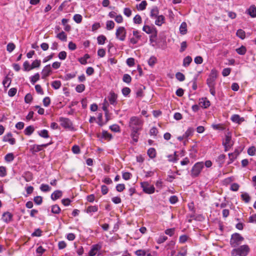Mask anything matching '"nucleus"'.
<instances>
[{
	"label": "nucleus",
	"instance_id": "412c9836",
	"mask_svg": "<svg viewBox=\"0 0 256 256\" xmlns=\"http://www.w3.org/2000/svg\"><path fill=\"white\" fill-rule=\"evenodd\" d=\"M187 24L186 22H182L180 27V32L181 34H185L187 32Z\"/></svg>",
	"mask_w": 256,
	"mask_h": 256
},
{
	"label": "nucleus",
	"instance_id": "20e7f679",
	"mask_svg": "<svg viewBox=\"0 0 256 256\" xmlns=\"http://www.w3.org/2000/svg\"><path fill=\"white\" fill-rule=\"evenodd\" d=\"M204 167V162H200L196 163L191 170V176L192 178H196L198 176Z\"/></svg>",
	"mask_w": 256,
	"mask_h": 256
},
{
	"label": "nucleus",
	"instance_id": "c85d7f7f",
	"mask_svg": "<svg viewBox=\"0 0 256 256\" xmlns=\"http://www.w3.org/2000/svg\"><path fill=\"white\" fill-rule=\"evenodd\" d=\"M192 62V58L190 56H186L184 58L183 60V66L184 67L188 66Z\"/></svg>",
	"mask_w": 256,
	"mask_h": 256
},
{
	"label": "nucleus",
	"instance_id": "de8ad7c7",
	"mask_svg": "<svg viewBox=\"0 0 256 256\" xmlns=\"http://www.w3.org/2000/svg\"><path fill=\"white\" fill-rule=\"evenodd\" d=\"M176 78L180 82H182L185 80L184 75L180 72H178L176 74Z\"/></svg>",
	"mask_w": 256,
	"mask_h": 256
},
{
	"label": "nucleus",
	"instance_id": "9d476101",
	"mask_svg": "<svg viewBox=\"0 0 256 256\" xmlns=\"http://www.w3.org/2000/svg\"><path fill=\"white\" fill-rule=\"evenodd\" d=\"M222 144L224 147V150L226 152L229 150L233 144V142L232 140V137L229 134L226 136L225 140L222 142Z\"/></svg>",
	"mask_w": 256,
	"mask_h": 256
},
{
	"label": "nucleus",
	"instance_id": "0e129e2a",
	"mask_svg": "<svg viewBox=\"0 0 256 256\" xmlns=\"http://www.w3.org/2000/svg\"><path fill=\"white\" fill-rule=\"evenodd\" d=\"M212 128L216 130H224V127L221 124H212Z\"/></svg>",
	"mask_w": 256,
	"mask_h": 256
},
{
	"label": "nucleus",
	"instance_id": "b1692460",
	"mask_svg": "<svg viewBox=\"0 0 256 256\" xmlns=\"http://www.w3.org/2000/svg\"><path fill=\"white\" fill-rule=\"evenodd\" d=\"M248 14L252 17L255 18L256 16V8L254 6H252L248 10Z\"/></svg>",
	"mask_w": 256,
	"mask_h": 256
},
{
	"label": "nucleus",
	"instance_id": "393cba45",
	"mask_svg": "<svg viewBox=\"0 0 256 256\" xmlns=\"http://www.w3.org/2000/svg\"><path fill=\"white\" fill-rule=\"evenodd\" d=\"M155 28L154 26L151 27L148 25H144L142 28V30L148 34H150L152 32L153 28Z\"/></svg>",
	"mask_w": 256,
	"mask_h": 256
},
{
	"label": "nucleus",
	"instance_id": "338daca9",
	"mask_svg": "<svg viewBox=\"0 0 256 256\" xmlns=\"http://www.w3.org/2000/svg\"><path fill=\"white\" fill-rule=\"evenodd\" d=\"M248 154L250 156H254L256 154V148L254 146H251L249 148L248 150Z\"/></svg>",
	"mask_w": 256,
	"mask_h": 256
},
{
	"label": "nucleus",
	"instance_id": "3c124183",
	"mask_svg": "<svg viewBox=\"0 0 256 256\" xmlns=\"http://www.w3.org/2000/svg\"><path fill=\"white\" fill-rule=\"evenodd\" d=\"M156 58L154 56H152L149 58L148 60V64L150 66H153L156 62Z\"/></svg>",
	"mask_w": 256,
	"mask_h": 256
},
{
	"label": "nucleus",
	"instance_id": "9b49d317",
	"mask_svg": "<svg viewBox=\"0 0 256 256\" xmlns=\"http://www.w3.org/2000/svg\"><path fill=\"white\" fill-rule=\"evenodd\" d=\"M132 34L135 38H130V42L131 44H135L138 43V40L140 39L142 36L140 34L138 30H134Z\"/></svg>",
	"mask_w": 256,
	"mask_h": 256
},
{
	"label": "nucleus",
	"instance_id": "e433bc0d",
	"mask_svg": "<svg viewBox=\"0 0 256 256\" xmlns=\"http://www.w3.org/2000/svg\"><path fill=\"white\" fill-rule=\"evenodd\" d=\"M236 36L242 40H244L246 37V32L242 29H239L236 32Z\"/></svg>",
	"mask_w": 256,
	"mask_h": 256
},
{
	"label": "nucleus",
	"instance_id": "774afa93",
	"mask_svg": "<svg viewBox=\"0 0 256 256\" xmlns=\"http://www.w3.org/2000/svg\"><path fill=\"white\" fill-rule=\"evenodd\" d=\"M135 254L138 256H146V252L144 250H138L135 252Z\"/></svg>",
	"mask_w": 256,
	"mask_h": 256
},
{
	"label": "nucleus",
	"instance_id": "aec40b11",
	"mask_svg": "<svg viewBox=\"0 0 256 256\" xmlns=\"http://www.w3.org/2000/svg\"><path fill=\"white\" fill-rule=\"evenodd\" d=\"M159 10L157 6H154L150 10V16L151 18H156L158 15Z\"/></svg>",
	"mask_w": 256,
	"mask_h": 256
},
{
	"label": "nucleus",
	"instance_id": "f704fd0d",
	"mask_svg": "<svg viewBox=\"0 0 256 256\" xmlns=\"http://www.w3.org/2000/svg\"><path fill=\"white\" fill-rule=\"evenodd\" d=\"M41 64L40 60H34L30 65V68L34 69L38 68L40 66Z\"/></svg>",
	"mask_w": 256,
	"mask_h": 256
},
{
	"label": "nucleus",
	"instance_id": "c9c22d12",
	"mask_svg": "<svg viewBox=\"0 0 256 256\" xmlns=\"http://www.w3.org/2000/svg\"><path fill=\"white\" fill-rule=\"evenodd\" d=\"M56 37L62 41L66 42V34L63 31L58 34Z\"/></svg>",
	"mask_w": 256,
	"mask_h": 256
},
{
	"label": "nucleus",
	"instance_id": "423d86ee",
	"mask_svg": "<svg viewBox=\"0 0 256 256\" xmlns=\"http://www.w3.org/2000/svg\"><path fill=\"white\" fill-rule=\"evenodd\" d=\"M218 76V72L215 69H212L206 80V84L208 87H212V86H215L216 80Z\"/></svg>",
	"mask_w": 256,
	"mask_h": 256
},
{
	"label": "nucleus",
	"instance_id": "a19ab883",
	"mask_svg": "<svg viewBox=\"0 0 256 256\" xmlns=\"http://www.w3.org/2000/svg\"><path fill=\"white\" fill-rule=\"evenodd\" d=\"M97 40L98 44H104L106 40V38L104 35H100L98 37Z\"/></svg>",
	"mask_w": 256,
	"mask_h": 256
},
{
	"label": "nucleus",
	"instance_id": "39448f33",
	"mask_svg": "<svg viewBox=\"0 0 256 256\" xmlns=\"http://www.w3.org/2000/svg\"><path fill=\"white\" fill-rule=\"evenodd\" d=\"M59 122H60V125L64 128L68 129L70 130H75L73 126L72 122L68 118L60 117L59 118Z\"/></svg>",
	"mask_w": 256,
	"mask_h": 256
},
{
	"label": "nucleus",
	"instance_id": "49530a36",
	"mask_svg": "<svg viewBox=\"0 0 256 256\" xmlns=\"http://www.w3.org/2000/svg\"><path fill=\"white\" fill-rule=\"evenodd\" d=\"M124 82L130 84L132 81V78L128 74H124L122 78Z\"/></svg>",
	"mask_w": 256,
	"mask_h": 256
},
{
	"label": "nucleus",
	"instance_id": "c03bdc74",
	"mask_svg": "<svg viewBox=\"0 0 256 256\" xmlns=\"http://www.w3.org/2000/svg\"><path fill=\"white\" fill-rule=\"evenodd\" d=\"M194 131V128H189L183 135L184 137H185V138H186L192 135Z\"/></svg>",
	"mask_w": 256,
	"mask_h": 256
},
{
	"label": "nucleus",
	"instance_id": "79ce46f5",
	"mask_svg": "<svg viewBox=\"0 0 256 256\" xmlns=\"http://www.w3.org/2000/svg\"><path fill=\"white\" fill-rule=\"evenodd\" d=\"M98 210V206H90L88 207L86 212L87 213H90L92 212H96Z\"/></svg>",
	"mask_w": 256,
	"mask_h": 256
},
{
	"label": "nucleus",
	"instance_id": "8fccbe9b",
	"mask_svg": "<svg viewBox=\"0 0 256 256\" xmlns=\"http://www.w3.org/2000/svg\"><path fill=\"white\" fill-rule=\"evenodd\" d=\"M52 87L56 89H58L61 86V82L60 80H54L52 83Z\"/></svg>",
	"mask_w": 256,
	"mask_h": 256
},
{
	"label": "nucleus",
	"instance_id": "0eeeda50",
	"mask_svg": "<svg viewBox=\"0 0 256 256\" xmlns=\"http://www.w3.org/2000/svg\"><path fill=\"white\" fill-rule=\"evenodd\" d=\"M141 187L144 192L148 194L154 193L155 188L153 185H150L148 182H144L140 183Z\"/></svg>",
	"mask_w": 256,
	"mask_h": 256
},
{
	"label": "nucleus",
	"instance_id": "a211bd4d",
	"mask_svg": "<svg viewBox=\"0 0 256 256\" xmlns=\"http://www.w3.org/2000/svg\"><path fill=\"white\" fill-rule=\"evenodd\" d=\"M62 196V192L60 190H55L52 194H51V198L55 200Z\"/></svg>",
	"mask_w": 256,
	"mask_h": 256
},
{
	"label": "nucleus",
	"instance_id": "09e8293b",
	"mask_svg": "<svg viewBox=\"0 0 256 256\" xmlns=\"http://www.w3.org/2000/svg\"><path fill=\"white\" fill-rule=\"evenodd\" d=\"M225 158L226 156L224 154H220L218 156L217 162L220 166L224 163Z\"/></svg>",
	"mask_w": 256,
	"mask_h": 256
},
{
	"label": "nucleus",
	"instance_id": "e2e57ef3",
	"mask_svg": "<svg viewBox=\"0 0 256 256\" xmlns=\"http://www.w3.org/2000/svg\"><path fill=\"white\" fill-rule=\"evenodd\" d=\"M6 175V168L3 166H0V176L4 177Z\"/></svg>",
	"mask_w": 256,
	"mask_h": 256
},
{
	"label": "nucleus",
	"instance_id": "37998d69",
	"mask_svg": "<svg viewBox=\"0 0 256 256\" xmlns=\"http://www.w3.org/2000/svg\"><path fill=\"white\" fill-rule=\"evenodd\" d=\"M14 156L12 153H8L6 154L4 157V160L7 162H11L14 159Z\"/></svg>",
	"mask_w": 256,
	"mask_h": 256
},
{
	"label": "nucleus",
	"instance_id": "603ef678",
	"mask_svg": "<svg viewBox=\"0 0 256 256\" xmlns=\"http://www.w3.org/2000/svg\"><path fill=\"white\" fill-rule=\"evenodd\" d=\"M73 19L76 22L77 24H80L82 22V16L79 14H76L74 15Z\"/></svg>",
	"mask_w": 256,
	"mask_h": 256
},
{
	"label": "nucleus",
	"instance_id": "72a5a7b5",
	"mask_svg": "<svg viewBox=\"0 0 256 256\" xmlns=\"http://www.w3.org/2000/svg\"><path fill=\"white\" fill-rule=\"evenodd\" d=\"M241 198H242V200H244L246 203L249 202L250 200V196L246 192L242 194H241Z\"/></svg>",
	"mask_w": 256,
	"mask_h": 256
},
{
	"label": "nucleus",
	"instance_id": "f8f14e48",
	"mask_svg": "<svg viewBox=\"0 0 256 256\" xmlns=\"http://www.w3.org/2000/svg\"><path fill=\"white\" fill-rule=\"evenodd\" d=\"M52 70L50 64L46 65L44 67L42 70V78H46L50 74Z\"/></svg>",
	"mask_w": 256,
	"mask_h": 256
},
{
	"label": "nucleus",
	"instance_id": "5fc2aeb1",
	"mask_svg": "<svg viewBox=\"0 0 256 256\" xmlns=\"http://www.w3.org/2000/svg\"><path fill=\"white\" fill-rule=\"evenodd\" d=\"M40 189L44 192H47L50 190V188L48 184H42L40 186Z\"/></svg>",
	"mask_w": 256,
	"mask_h": 256
},
{
	"label": "nucleus",
	"instance_id": "69168bd1",
	"mask_svg": "<svg viewBox=\"0 0 256 256\" xmlns=\"http://www.w3.org/2000/svg\"><path fill=\"white\" fill-rule=\"evenodd\" d=\"M17 89L15 88H11L8 92V95L10 96H14L16 93Z\"/></svg>",
	"mask_w": 256,
	"mask_h": 256
},
{
	"label": "nucleus",
	"instance_id": "f3484780",
	"mask_svg": "<svg viewBox=\"0 0 256 256\" xmlns=\"http://www.w3.org/2000/svg\"><path fill=\"white\" fill-rule=\"evenodd\" d=\"M231 120L236 123L240 124L244 120V118H241L238 114H234L230 118Z\"/></svg>",
	"mask_w": 256,
	"mask_h": 256
},
{
	"label": "nucleus",
	"instance_id": "6ab92c4d",
	"mask_svg": "<svg viewBox=\"0 0 256 256\" xmlns=\"http://www.w3.org/2000/svg\"><path fill=\"white\" fill-rule=\"evenodd\" d=\"M156 18V20L155 21V24L156 25L160 26L164 23L165 18L163 15L158 16Z\"/></svg>",
	"mask_w": 256,
	"mask_h": 256
},
{
	"label": "nucleus",
	"instance_id": "4468645a",
	"mask_svg": "<svg viewBox=\"0 0 256 256\" xmlns=\"http://www.w3.org/2000/svg\"><path fill=\"white\" fill-rule=\"evenodd\" d=\"M117 97L118 96L114 92H111L110 93V95L108 96V98L111 104L115 106L117 104Z\"/></svg>",
	"mask_w": 256,
	"mask_h": 256
},
{
	"label": "nucleus",
	"instance_id": "13d9d810",
	"mask_svg": "<svg viewBox=\"0 0 256 256\" xmlns=\"http://www.w3.org/2000/svg\"><path fill=\"white\" fill-rule=\"evenodd\" d=\"M34 201L36 204L40 205L42 202V198L41 196H36L34 198Z\"/></svg>",
	"mask_w": 256,
	"mask_h": 256
},
{
	"label": "nucleus",
	"instance_id": "ddd939ff",
	"mask_svg": "<svg viewBox=\"0 0 256 256\" xmlns=\"http://www.w3.org/2000/svg\"><path fill=\"white\" fill-rule=\"evenodd\" d=\"M102 246L99 244H94L92 246V248L88 252L90 256H94L96 254L98 251L100 250Z\"/></svg>",
	"mask_w": 256,
	"mask_h": 256
},
{
	"label": "nucleus",
	"instance_id": "052dcab7",
	"mask_svg": "<svg viewBox=\"0 0 256 256\" xmlns=\"http://www.w3.org/2000/svg\"><path fill=\"white\" fill-rule=\"evenodd\" d=\"M32 100V96L30 94H26L24 98V101L26 103L30 104Z\"/></svg>",
	"mask_w": 256,
	"mask_h": 256
},
{
	"label": "nucleus",
	"instance_id": "1a4fd4ad",
	"mask_svg": "<svg viewBox=\"0 0 256 256\" xmlns=\"http://www.w3.org/2000/svg\"><path fill=\"white\" fill-rule=\"evenodd\" d=\"M52 144V142H50L49 143L42 144L40 145L34 144L30 146V151L32 152V154H35L36 152H38L41 151L42 150V148H46L49 145Z\"/></svg>",
	"mask_w": 256,
	"mask_h": 256
},
{
	"label": "nucleus",
	"instance_id": "4c0bfd02",
	"mask_svg": "<svg viewBox=\"0 0 256 256\" xmlns=\"http://www.w3.org/2000/svg\"><path fill=\"white\" fill-rule=\"evenodd\" d=\"M115 24L112 20H108L106 23V28L107 30H111L114 27Z\"/></svg>",
	"mask_w": 256,
	"mask_h": 256
},
{
	"label": "nucleus",
	"instance_id": "cd10ccee",
	"mask_svg": "<svg viewBox=\"0 0 256 256\" xmlns=\"http://www.w3.org/2000/svg\"><path fill=\"white\" fill-rule=\"evenodd\" d=\"M138 131L139 130H132L130 136L133 140L136 142L138 141V138L139 136Z\"/></svg>",
	"mask_w": 256,
	"mask_h": 256
},
{
	"label": "nucleus",
	"instance_id": "6e6d98bb",
	"mask_svg": "<svg viewBox=\"0 0 256 256\" xmlns=\"http://www.w3.org/2000/svg\"><path fill=\"white\" fill-rule=\"evenodd\" d=\"M24 70L26 72H28L32 70L30 68V64L28 61H26L23 64Z\"/></svg>",
	"mask_w": 256,
	"mask_h": 256
},
{
	"label": "nucleus",
	"instance_id": "dca6fc26",
	"mask_svg": "<svg viewBox=\"0 0 256 256\" xmlns=\"http://www.w3.org/2000/svg\"><path fill=\"white\" fill-rule=\"evenodd\" d=\"M12 214L8 212H5L2 216V219L4 222L8 223L12 221Z\"/></svg>",
	"mask_w": 256,
	"mask_h": 256
},
{
	"label": "nucleus",
	"instance_id": "2f4dec72",
	"mask_svg": "<svg viewBox=\"0 0 256 256\" xmlns=\"http://www.w3.org/2000/svg\"><path fill=\"white\" fill-rule=\"evenodd\" d=\"M24 180L26 182H30L32 180V174L31 172H27L24 174L23 176Z\"/></svg>",
	"mask_w": 256,
	"mask_h": 256
},
{
	"label": "nucleus",
	"instance_id": "a18cd8bd",
	"mask_svg": "<svg viewBox=\"0 0 256 256\" xmlns=\"http://www.w3.org/2000/svg\"><path fill=\"white\" fill-rule=\"evenodd\" d=\"M147 2L146 0L142 1L138 6H137V8L138 10H143L146 9Z\"/></svg>",
	"mask_w": 256,
	"mask_h": 256
},
{
	"label": "nucleus",
	"instance_id": "4be33fe9",
	"mask_svg": "<svg viewBox=\"0 0 256 256\" xmlns=\"http://www.w3.org/2000/svg\"><path fill=\"white\" fill-rule=\"evenodd\" d=\"M200 100L201 101L200 104H202V107H204V108H208L210 106V102L206 98H202Z\"/></svg>",
	"mask_w": 256,
	"mask_h": 256
},
{
	"label": "nucleus",
	"instance_id": "6e6552de",
	"mask_svg": "<svg viewBox=\"0 0 256 256\" xmlns=\"http://www.w3.org/2000/svg\"><path fill=\"white\" fill-rule=\"evenodd\" d=\"M126 34V30L124 26H119L116 30V38L121 41H124L125 40Z\"/></svg>",
	"mask_w": 256,
	"mask_h": 256
},
{
	"label": "nucleus",
	"instance_id": "f257e3e1",
	"mask_svg": "<svg viewBox=\"0 0 256 256\" xmlns=\"http://www.w3.org/2000/svg\"><path fill=\"white\" fill-rule=\"evenodd\" d=\"M250 252V248L248 245H242L240 247L234 248L232 251V256H246Z\"/></svg>",
	"mask_w": 256,
	"mask_h": 256
},
{
	"label": "nucleus",
	"instance_id": "2eb2a0df",
	"mask_svg": "<svg viewBox=\"0 0 256 256\" xmlns=\"http://www.w3.org/2000/svg\"><path fill=\"white\" fill-rule=\"evenodd\" d=\"M12 137V134L10 132H9L3 137V141L8 142L10 144L13 145L16 143V140Z\"/></svg>",
	"mask_w": 256,
	"mask_h": 256
},
{
	"label": "nucleus",
	"instance_id": "58836bf2",
	"mask_svg": "<svg viewBox=\"0 0 256 256\" xmlns=\"http://www.w3.org/2000/svg\"><path fill=\"white\" fill-rule=\"evenodd\" d=\"M40 74L36 73L34 76L30 77V82L32 84H34L38 80H40Z\"/></svg>",
	"mask_w": 256,
	"mask_h": 256
},
{
	"label": "nucleus",
	"instance_id": "c756f323",
	"mask_svg": "<svg viewBox=\"0 0 256 256\" xmlns=\"http://www.w3.org/2000/svg\"><path fill=\"white\" fill-rule=\"evenodd\" d=\"M11 78H8V76H6L4 78V79L2 81V84L5 88H8L10 83H11Z\"/></svg>",
	"mask_w": 256,
	"mask_h": 256
},
{
	"label": "nucleus",
	"instance_id": "bf43d9fd",
	"mask_svg": "<svg viewBox=\"0 0 256 256\" xmlns=\"http://www.w3.org/2000/svg\"><path fill=\"white\" fill-rule=\"evenodd\" d=\"M134 22L136 24H140L142 22V18L139 14H136L134 18Z\"/></svg>",
	"mask_w": 256,
	"mask_h": 256
},
{
	"label": "nucleus",
	"instance_id": "f03ea898",
	"mask_svg": "<svg viewBox=\"0 0 256 256\" xmlns=\"http://www.w3.org/2000/svg\"><path fill=\"white\" fill-rule=\"evenodd\" d=\"M129 126L132 130H140L142 128V122L136 116H132L130 118Z\"/></svg>",
	"mask_w": 256,
	"mask_h": 256
},
{
	"label": "nucleus",
	"instance_id": "5701e85b",
	"mask_svg": "<svg viewBox=\"0 0 256 256\" xmlns=\"http://www.w3.org/2000/svg\"><path fill=\"white\" fill-rule=\"evenodd\" d=\"M34 130V127L32 126H30L26 128L24 133L26 136H30L33 133Z\"/></svg>",
	"mask_w": 256,
	"mask_h": 256
},
{
	"label": "nucleus",
	"instance_id": "473e14b6",
	"mask_svg": "<svg viewBox=\"0 0 256 256\" xmlns=\"http://www.w3.org/2000/svg\"><path fill=\"white\" fill-rule=\"evenodd\" d=\"M236 50L239 54L244 55L246 52V48L244 46H242L240 48H236Z\"/></svg>",
	"mask_w": 256,
	"mask_h": 256
},
{
	"label": "nucleus",
	"instance_id": "a878e982",
	"mask_svg": "<svg viewBox=\"0 0 256 256\" xmlns=\"http://www.w3.org/2000/svg\"><path fill=\"white\" fill-rule=\"evenodd\" d=\"M147 154L150 158H154L156 156V150L154 148H150L147 152Z\"/></svg>",
	"mask_w": 256,
	"mask_h": 256
},
{
	"label": "nucleus",
	"instance_id": "680f3d73",
	"mask_svg": "<svg viewBox=\"0 0 256 256\" xmlns=\"http://www.w3.org/2000/svg\"><path fill=\"white\" fill-rule=\"evenodd\" d=\"M15 47L16 46L14 44L10 42L6 46V50L8 52H11L14 50Z\"/></svg>",
	"mask_w": 256,
	"mask_h": 256
},
{
	"label": "nucleus",
	"instance_id": "864d4df0",
	"mask_svg": "<svg viewBox=\"0 0 256 256\" xmlns=\"http://www.w3.org/2000/svg\"><path fill=\"white\" fill-rule=\"evenodd\" d=\"M85 90V86L84 84H78L76 88V90L78 92H82Z\"/></svg>",
	"mask_w": 256,
	"mask_h": 256
},
{
	"label": "nucleus",
	"instance_id": "4d7b16f0",
	"mask_svg": "<svg viewBox=\"0 0 256 256\" xmlns=\"http://www.w3.org/2000/svg\"><path fill=\"white\" fill-rule=\"evenodd\" d=\"M122 94L124 96H126L130 94L131 90L129 88L125 87L122 89Z\"/></svg>",
	"mask_w": 256,
	"mask_h": 256
},
{
	"label": "nucleus",
	"instance_id": "7c9ffc66",
	"mask_svg": "<svg viewBox=\"0 0 256 256\" xmlns=\"http://www.w3.org/2000/svg\"><path fill=\"white\" fill-rule=\"evenodd\" d=\"M61 211L60 208L57 204H54L52 206L51 212L54 214H59Z\"/></svg>",
	"mask_w": 256,
	"mask_h": 256
},
{
	"label": "nucleus",
	"instance_id": "bb28decb",
	"mask_svg": "<svg viewBox=\"0 0 256 256\" xmlns=\"http://www.w3.org/2000/svg\"><path fill=\"white\" fill-rule=\"evenodd\" d=\"M38 135L44 138H48L50 137L48 132L46 130H42L38 132Z\"/></svg>",
	"mask_w": 256,
	"mask_h": 256
},
{
	"label": "nucleus",
	"instance_id": "ea45409f",
	"mask_svg": "<svg viewBox=\"0 0 256 256\" xmlns=\"http://www.w3.org/2000/svg\"><path fill=\"white\" fill-rule=\"evenodd\" d=\"M101 138H104L106 140H110L112 138V135L108 133L107 131L103 130Z\"/></svg>",
	"mask_w": 256,
	"mask_h": 256
},
{
	"label": "nucleus",
	"instance_id": "7ed1b4c3",
	"mask_svg": "<svg viewBox=\"0 0 256 256\" xmlns=\"http://www.w3.org/2000/svg\"><path fill=\"white\" fill-rule=\"evenodd\" d=\"M244 238L238 233H234L231 236L230 244L232 247H237L241 244Z\"/></svg>",
	"mask_w": 256,
	"mask_h": 256
}]
</instances>
